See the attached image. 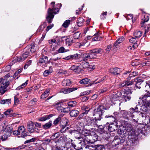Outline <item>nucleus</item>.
Returning a JSON list of instances; mask_svg holds the SVG:
<instances>
[{
    "label": "nucleus",
    "instance_id": "19",
    "mask_svg": "<svg viewBox=\"0 0 150 150\" xmlns=\"http://www.w3.org/2000/svg\"><path fill=\"white\" fill-rule=\"evenodd\" d=\"M136 81L134 82H136L135 86L137 88L140 89L142 86V83L143 82V80L139 78H135Z\"/></svg>",
    "mask_w": 150,
    "mask_h": 150
},
{
    "label": "nucleus",
    "instance_id": "7",
    "mask_svg": "<svg viewBox=\"0 0 150 150\" xmlns=\"http://www.w3.org/2000/svg\"><path fill=\"white\" fill-rule=\"evenodd\" d=\"M135 110L133 108L130 109L129 111H127L125 110H122L121 112V114L122 115L123 117L125 119H128L131 117L134 118Z\"/></svg>",
    "mask_w": 150,
    "mask_h": 150
},
{
    "label": "nucleus",
    "instance_id": "41",
    "mask_svg": "<svg viewBox=\"0 0 150 150\" xmlns=\"http://www.w3.org/2000/svg\"><path fill=\"white\" fill-rule=\"evenodd\" d=\"M46 24L45 23H44L42 25L39 27L38 28L37 30V32H40L43 31L44 28L45 27Z\"/></svg>",
    "mask_w": 150,
    "mask_h": 150
},
{
    "label": "nucleus",
    "instance_id": "47",
    "mask_svg": "<svg viewBox=\"0 0 150 150\" xmlns=\"http://www.w3.org/2000/svg\"><path fill=\"white\" fill-rule=\"evenodd\" d=\"M70 147H72V148H74V150L75 149L76 150H79L81 149H82V148H79L78 147H77L76 146L74 143L71 142L70 143Z\"/></svg>",
    "mask_w": 150,
    "mask_h": 150
},
{
    "label": "nucleus",
    "instance_id": "31",
    "mask_svg": "<svg viewBox=\"0 0 150 150\" xmlns=\"http://www.w3.org/2000/svg\"><path fill=\"white\" fill-rule=\"evenodd\" d=\"M149 19V17L147 15L144 16V19H143L141 22V27H143L144 26V23L145 22H147Z\"/></svg>",
    "mask_w": 150,
    "mask_h": 150
},
{
    "label": "nucleus",
    "instance_id": "26",
    "mask_svg": "<svg viewBox=\"0 0 150 150\" xmlns=\"http://www.w3.org/2000/svg\"><path fill=\"white\" fill-rule=\"evenodd\" d=\"M71 81L69 79H64L62 82V84L64 86H70L71 83Z\"/></svg>",
    "mask_w": 150,
    "mask_h": 150
},
{
    "label": "nucleus",
    "instance_id": "2",
    "mask_svg": "<svg viewBox=\"0 0 150 150\" xmlns=\"http://www.w3.org/2000/svg\"><path fill=\"white\" fill-rule=\"evenodd\" d=\"M24 53L21 56L16 57L13 60L14 63L23 61L28 57L35 51L34 44L27 46L24 49Z\"/></svg>",
    "mask_w": 150,
    "mask_h": 150
},
{
    "label": "nucleus",
    "instance_id": "11",
    "mask_svg": "<svg viewBox=\"0 0 150 150\" xmlns=\"http://www.w3.org/2000/svg\"><path fill=\"white\" fill-rule=\"evenodd\" d=\"M132 94V92L130 91H126L124 92L123 97L124 102L129 101L131 99Z\"/></svg>",
    "mask_w": 150,
    "mask_h": 150
},
{
    "label": "nucleus",
    "instance_id": "52",
    "mask_svg": "<svg viewBox=\"0 0 150 150\" xmlns=\"http://www.w3.org/2000/svg\"><path fill=\"white\" fill-rule=\"evenodd\" d=\"M95 68V65L93 63H89L88 70L90 71H91L93 69H94Z\"/></svg>",
    "mask_w": 150,
    "mask_h": 150
},
{
    "label": "nucleus",
    "instance_id": "25",
    "mask_svg": "<svg viewBox=\"0 0 150 150\" xmlns=\"http://www.w3.org/2000/svg\"><path fill=\"white\" fill-rule=\"evenodd\" d=\"M81 57H82V60L86 62L88 60L91 59L88 53L81 54Z\"/></svg>",
    "mask_w": 150,
    "mask_h": 150
},
{
    "label": "nucleus",
    "instance_id": "4",
    "mask_svg": "<svg viewBox=\"0 0 150 150\" xmlns=\"http://www.w3.org/2000/svg\"><path fill=\"white\" fill-rule=\"evenodd\" d=\"M124 130L122 132L123 134H125L128 136H132L134 134L133 127L131 124L127 122H125L123 127Z\"/></svg>",
    "mask_w": 150,
    "mask_h": 150
},
{
    "label": "nucleus",
    "instance_id": "9",
    "mask_svg": "<svg viewBox=\"0 0 150 150\" xmlns=\"http://www.w3.org/2000/svg\"><path fill=\"white\" fill-rule=\"evenodd\" d=\"M117 124L118 123H113V122L109 124V122H108L105 124V127H106V128L108 129L109 131L112 132L115 131V129H117L118 126Z\"/></svg>",
    "mask_w": 150,
    "mask_h": 150
},
{
    "label": "nucleus",
    "instance_id": "23",
    "mask_svg": "<svg viewBox=\"0 0 150 150\" xmlns=\"http://www.w3.org/2000/svg\"><path fill=\"white\" fill-rule=\"evenodd\" d=\"M52 121L50 120L49 122L42 125V128L45 129H48L50 128L52 126Z\"/></svg>",
    "mask_w": 150,
    "mask_h": 150
},
{
    "label": "nucleus",
    "instance_id": "28",
    "mask_svg": "<svg viewBox=\"0 0 150 150\" xmlns=\"http://www.w3.org/2000/svg\"><path fill=\"white\" fill-rule=\"evenodd\" d=\"M79 113L78 111L76 110H74L70 112L69 114L71 117H75L79 114Z\"/></svg>",
    "mask_w": 150,
    "mask_h": 150
},
{
    "label": "nucleus",
    "instance_id": "34",
    "mask_svg": "<svg viewBox=\"0 0 150 150\" xmlns=\"http://www.w3.org/2000/svg\"><path fill=\"white\" fill-rule=\"evenodd\" d=\"M82 108L83 110L84 111L83 112V114H87L90 110V108L88 105H84L82 107Z\"/></svg>",
    "mask_w": 150,
    "mask_h": 150
},
{
    "label": "nucleus",
    "instance_id": "61",
    "mask_svg": "<svg viewBox=\"0 0 150 150\" xmlns=\"http://www.w3.org/2000/svg\"><path fill=\"white\" fill-rule=\"evenodd\" d=\"M127 20L129 19H132L133 18V15L132 14H128L127 16H125Z\"/></svg>",
    "mask_w": 150,
    "mask_h": 150
},
{
    "label": "nucleus",
    "instance_id": "36",
    "mask_svg": "<svg viewBox=\"0 0 150 150\" xmlns=\"http://www.w3.org/2000/svg\"><path fill=\"white\" fill-rule=\"evenodd\" d=\"M11 99H8L4 100H1L0 103L2 104H7L9 105L11 104Z\"/></svg>",
    "mask_w": 150,
    "mask_h": 150
},
{
    "label": "nucleus",
    "instance_id": "8",
    "mask_svg": "<svg viewBox=\"0 0 150 150\" xmlns=\"http://www.w3.org/2000/svg\"><path fill=\"white\" fill-rule=\"evenodd\" d=\"M103 50L101 48H95L90 50L88 53L91 59L96 58L97 54H101L103 52Z\"/></svg>",
    "mask_w": 150,
    "mask_h": 150
},
{
    "label": "nucleus",
    "instance_id": "29",
    "mask_svg": "<svg viewBox=\"0 0 150 150\" xmlns=\"http://www.w3.org/2000/svg\"><path fill=\"white\" fill-rule=\"evenodd\" d=\"M118 136H115V137L114 139L113 140L112 143L113 146H116L117 145L119 144V139L118 137Z\"/></svg>",
    "mask_w": 150,
    "mask_h": 150
},
{
    "label": "nucleus",
    "instance_id": "60",
    "mask_svg": "<svg viewBox=\"0 0 150 150\" xmlns=\"http://www.w3.org/2000/svg\"><path fill=\"white\" fill-rule=\"evenodd\" d=\"M24 127L23 126H21L19 127L18 128V132H19L20 134L21 133H22L24 131Z\"/></svg>",
    "mask_w": 150,
    "mask_h": 150
},
{
    "label": "nucleus",
    "instance_id": "15",
    "mask_svg": "<svg viewBox=\"0 0 150 150\" xmlns=\"http://www.w3.org/2000/svg\"><path fill=\"white\" fill-rule=\"evenodd\" d=\"M33 122L31 121H29L27 123V127L28 130L30 133H33L34 131Z\"/></svg>",
    "mask_w": 150,
    "mask_h": 150
},
{
    "label": "nucleus",
    "instance_id": "64",
    "mask_svg": "<svg viewBox=\"0 0 150 150\" xmlns=\"http://www.w3.org/2000/svg\"><path fill=\"white\" fill-rule=\"evenodd\" d=\"M57 110L60 112H63L64 108L61 106H58L57 108Z\"/></svg>",
    "mask_w": 150,
    "mask_h": 150
},
{
    "label": "nucleus",
    "instance_id": "24",
    "mask_svg": "<svg viewBox=\"0 0 150 150\" xmlns=\"http://www.w3.org/2000/svg\"><path fill=\"white\" fill-rule=\"evenodd\" d=\"M53 116L52 114H50L46 115L43 117H40L38 120L40 121H45L49 119Z\"/></svg>",
    "mask_w": 150,
    "mask_h": 150
},
{
    "label": "nucleus",
    "instance_id": "57",
    "mask_svg": "<svg viewBox=\"0 0 150 150\" xmlns=\"http://www.w3.org/2000/svg\"><path fill=\"white\" fill-rule=\"evenodd\" d=\"M59 132H57L54 134L51 137V138H52V139H54L58 138V137H59Z\"/></svg>",
    "mask_w": 150,
    "mask_h": 150
},
{
    "label": "nucleus",
    "instance_id": "43",
    "mask_svg": "<svg viewBox=\"0 0 150 150\" xmlns=\"http://www.w3.org/2000/svg\"><path fill=\"white\" fill-rule=\"evenodd\" d=\"M86 144H87L84 143V144H83L82 146L86 149V150H93L91 148V147H92V146H91L92 145L91 144H88V145H87Z\"/></svg>",
    "mask_w": 150,
    "mask_h": 150
},
{
    "label": "nucleus",
    "instance_id": "45",
    "mask_svg": "<svg viewBox=\"0 0 150 150\" xmlns=\"http://www.w3.org/2000/svg\"><path fill=\"white\" fill-rule=\"evenodd\" d=\"M98 120L96 119V118H94V119L93 117V120H92L91 124V125H92L95 127L96 126L97 127V126H98V125H97V123L98 121Z\"/></svg>",
    "mask_w": 150,
    "mask_h": 150
},
{
    "label": "nucleus",
    "instance_id": "58",
    "mask_svg": "<svg viewBox=\"0 0 150 150\" xmlns=\"http://www.w3.org/2000/svg\"><path fill=\"white\" fill-rule=\"evenodd\" d=\"M104 127L102 125H100L99 127V131L102 134L105 131V130L104 129Z\"/></svg>",
    "mask_w": 150,
    "mask_h": 150
},
{
    "label": "nucleus",
    "instance_id": "17",
    "mask_svg": "<svg viewBox=\"0 0 150 150\" xmlns=\"http://www.w3.org/2000/svg\"><path fill=\"white\" fill-rule=\"evenodd\" d=\"M109 72L110 73L113 74L114 75H118L121 72L120 69L117 67L114 68H111L109 70Z\"/></svg>",
    "mask_w": 150,
    "mask_h": 150
},
{
    "label": "nucleus",
    "instance_id": "10",
    "mask_svg": "<svg viewBox=\"0 0 150 150\" xmlns=\"http://www.w3.org/2000/svg\"><path fill=\"white\" fill-rule=\"evenodd\" d=\"M132 136H129L128 139L127 140V143L128 146H131L134 145L136 139L135 138V135L133 134H132Z\"/></svg>",
    "mask_w": 150,
    "mask_h": 150
},
{
    "label": "nucleus",
    "instance_id": "5",
    "mask_svg": "<svg viewBox=\"0 0 150 150\" xmlns=\"http://www.w3.org/2000/svg\"><path fill=\"white\" fill-rule=\"evenodd\" d=\"M104 107L103 106H99L97 108L94 110L93 115L95 116L96 119L100 121L102 118L101 116L103 115L104 111L103 110L104 109Z\"/></svg>",
    "mask_w": 150,
    "mask_h": 150
},
{
    "label": "nucleus",
    "instance_id": "12",
    "mask_svg": "<svg viewBox=\"0 0 150 150\" xmlns=\"http://www.w3.org/2000/svg\"><path fill=\"white\" fill-rule=\"evenodd\" d=\"M130 80L127 79V80H125L123 81L120 84V86L121 87L127 86L132 85L133 83L136 81V79H132L131 81Z\"/></svg>",
    "mask_w": 150,
    "mask_h": 150
},
{
    "label": "nucleus",
    "instance_id": "27",
    "mask_svg": "<svg viewBox=\"0 0 150 150\" xmlns=\"http://www.w3.org/2000/svg\"><path fill=\"white\" fill-rule=\"evenodd\" d=\"M144 128H140L139 129H137V130H136V135H137L138 137H140V136H142V135H144V134L143 132V129Z\"/></svg>",
    "mask_w": 150,
    "mask_h": 150
},
{
    "label": "nucleus",
    "instance_id": "21",
    "mask_svg": "<svg viewBox=\"0 0 150 150\" xmlns=\"http://www.w3.org/2000/svg\"><path fill=\"white\" fill-rule=\"evenodd\" d=\"M105 117V118H109L108 120L110 121V123L113 122H114L113 123H117L116 119V116H113L112 115H106Z\"/></svg>",
    "mask_w": 150,
    "mask_h": 150
},
{
    "label": "nucleus",
    "instance_id": "22",
    "mask_svg": "<svg viewBox=\"0 0 150 150\" xmlns=\"http://www.w3.org/2000/svg\"><path fill=\"white\" fill-rule=\"evenodd\" d=\"M91 146L94 148V150H105L103 146L102 145H92Z\"/></svg>",
    "mask_w": 150,
    "mask_h": 150
},
{
    "label": "nucleus",
    "instance_id": "38",
    "mask_svg": "<svg viewBox=\"0 0 150 150\" xmlns=\"http://www.w3.org/2000/svg\"><path fill=\"white\" fill-rule=\"evenodd\" d=\"M142 35V33L140 31H136L134 33V35L136 38H139Z\"/></svg>",
    "mask_w": 150,
    "mask_h": 150
},
{
    "label": "nucleus",
    "instance_id": "56",
    "mask_svg": "<svg viewBox=\"0 0 150 150\" xmlns=\"http://www.w3.org/2000/svg\"><path fill=\"white\" fill-rule=\"evenodd\" d=\"M36 140V138H33L30 139L28 140L25 141L24 144L27 143H30L31 142H34Z\"/></svg>",
    "mask_w": 150,
    "mask_h": 150
},
{
    "label": "nucleus",
    "instance_id": "39",
    "mask_svg": "<svg viewBox=\"0 0 150 150\" xmlns=\"http://www.w3.org/2000/svg\"><path fill=\"white\" fill-rule=\"evenodd\" d=\"M70 69L71 70L74 71L75 72H78L80 70L79 66L75 65L72 66L70 68Z\"/></svg>",
    "mask_w": 150,
    "mask_h": 150
},
{
    "label": "nucleus",
    "instance_id": "54",
    "mask_svg": "<svg viewBox=\"0 0 150 150\" xmlns=\"http://www.w3.org/2000/svg\"><path fill=\"white\" fill-rule=\"evenodd\" d=\"M66 43L68 46H70L74 42L73 40H71L69 38H67L66 40Z\"/></svg>",
    "mask_w": 150,
    "mask_h": 150
},
{
    "label": "nucleus",
    "instance_id": "59",
    "mask_svg": "<svg viewBox=\"0 0 150 150\" xmlns=\"http://www.w3.org/2000/svg\"><path fill=\"white\" fill-rule=\"evenodd\" d=\"M108 90V89L107 88L105 87L103 88L102 89H101L100 90L99 92V94H101L102 93H103L107 91Z\"/></svg>",
    "mask_w": 150,
    "mask_h": 150
},
{
    "label": "nucleus",
    "instance_id": "33",
    "mask_svg": "<svg viewBox=\"0 0 150 150\" xmlns=\"http://www.w3.org/2000/svg\"><path fill=\"white\" fill-rule=\"evenodd\" d=\"M84 21V20L83 18L81 17L79 18L76 21L78 26L80 27L82 26Z\"/></svg>",
    "mask_w": 150,
    "mask_h": 150
},
{
    "label": "nucleus",
    "instance_id": "3",
    "mask_svg": "<svg viewBox=\"0 0 150 150\" xmlns=\"http://www.w3.org/2000/svg\"><path fill=\"white\" fill-rule=\"evenodd\" d=\"M55 4V2H52L50 6L52 8H49L48 9L46 20L49 23L52 22V19L54 17V14H56L59 12V9L62 7V4H57L58 6L59 7V8L57 7L54 8Z\"/></svg>",
    "mask_w": 150,
    "mask_h": 150
},
{
    "label": "nucleus",
    "instance_id": "40",
    "mask_svg": "<svg viewBox=\"0 0 150 150\" xmlns=\"http://www.w3.org/2000/svg\"><path fill=\"white\" fill-rule=\"evenodd\" d=\"M82 55L76 53L75 54L71 55V59H78L81 57Z\"/></svg>",
    "mask_w": 150,
    "mask_h": 150
},
{
    "label": "nucleus",
    "instance_id": "55",
    "mask_svg": "<svg viewBox=\"0 0 150 150\" xmlns=\"http://www.w3.org/2000/svg\"><path fill=\"white\" fill-rule=\"evenodd\" d=\"M67 51L65 50V49L63 47H60L58 50V52L59 53H62L64 52H66Z\"/></svg>",
    "mask_w": 150,
    "mask_h": 150
},
{
    "label": "nucleus",
    "instance_id": "48",
    "mask_svg": "<svg viewBox=\"0 0 150 150\" xmlns=\"http://www.w3.org/2000/svg\"><path fill=\"white\" fill-rule=\"evenodd\" d=\"M28 81V80H27L26 81L22 84L20 86L18 87L16 89L17 90H19L21 88H24L28 84L27 82Z\"/></svg>",
    "mask_w": 150,
    "mask_h": 150
},
{
    "label": "nucleus",
    "instance_id": "50",
    "mask_svg": "<svg viewBox=\"0 0 150 150\" xmlns=\"http://www.w3.org/2000/svg\"><path fill=\"white\" fill-rule=\"evenodd\" d=\"M89 63L84 61L81 63V65L83 67V68H87L88 69V67Z\"/></svg>",
    "mask_w": 150,
    "mask_h": 150
},
{
    "label": "nucleus",
    "instance_id": "46",
    "mask_svg": "<svg viewBox=\"0 0 150 150\" xmlns=\"http://www.w3.org/2000/svg\"><path fill=\"white\" fill-rule=\"evenodd\" d=\"M106 77V76H105L103 77V78L101 79H100L99 80V81H96H96H93L91 83V85H92L93 84H97L98 83H100V82L103 81L105 79Z\"/></svg>",
    "mask_w": 150,
    "mask_h": 150
},
{
    "label": "nucleus",
    "instance_id": "51",
    "mask_svg": "<svg viewBox=\"0 0 150 150\" xmlns=\"http://www.w3.org/2000/svg\"><path fill=\"white\" fill-rule=\"evenodd\" d=\"M61 117H59L55 119L53 122V124L54 126H56L58 125L60 121L61 120Z\"/></svg>",
    "mask_w": 150,
    "mask_h": 150
},
{
    "label": "nucleus",
    "instance_id": "18",
    "mask_svg": "<svg viewBox=\"0 0 150 150\" xmlns=\"http://www.w3.org/2000/svg\"><path fill=\"white\" fill-rule=\"evenodd\" d=\"M120 130H118L119 132V136L118 138L119 139L120 144L123 143L125 140V137H124L125 135L123 134V133L122 130L120 129Z\"/></svg>",
    "mask_w": 150,
    "mask_h": 150
},
{
    "label": "nucleus",
    "instance_id": "20",
    "mask_svg": "<svg viewBox=\"0 0 150 150\" xmlns=\"http://www.w3.org/2000/svg\"><path fill=\"white\" fill-rule=\"evenodd\" d=\"M93 81H91L90 79L88 78H85L82 79L79 81V83L82 84H87L89 83L88 85L91 86V83Z\"/></svg>",
    "mask_w": 150,
    "mask_h": 150
},
{
    "label": "nucleus",
    "instance_id": "14",
    "mask_svg": "<svg viewBox=\"0 0 150 150\" xmlns=\"http://www.w3.org/2000/svg\"><path fill=\"white\" fill-rule=\"evenodd\" d=\"M76 87H73L67 88H62L60 91V92L64 94L69 93L72 92L74 91L77 89Z\"/></svg>",
    "mask_w": 150,
    "mask_h": 150
},
{
    "label": "nucleus",
    "instance_id": "62",
    "mask_svg": "<svg viewBox=\"0 0 150 150\" xmlns=\"http://www.w3.org/2000/svg\"><path fill=\"white\" fill-rule=\"evenodd\" d=\"M125 38H124V37H122L121 38H119L117 40V42L118 44H120L122 42L124 41V40Z\"/></svg>",
    "mask_w": 150,
    "mask_h": 150
},
{
    "label": "nucleus",
    "instance_id": "16",
    "mask_svg": "<svg viewBox=\"0 0 150 150\" xmlns=\"http://www.w3.org/2000/svg\"><path fill=\"white\" fill-rule=\"evenodd\" d=\"M5 78H6L0 79V83L1 84L6 88L10 84V79H7Z\"/></svg>",
    "mask_w": 150,
    "mask_h": 150
},
{
    "label": "nucleus",
    "instance_id": "44",
    "mask_svg": "<svg viewBox=\"0 0 150 150\" xmlns=\"http://www.w3.org/2000/svg\"><path fill=\"white\" fill-rule=\"evenodd\" d=\"M49 90H48L45 91L44 93L41 95V98L42 99H44L48 96L49 93Z\"/></svg>",
    "mask_w": 150,
    "mask_h": 150
},
{
    "label": "nucleus",
    "instance_id": "13",
    "mask_svg": "<svg viewBox=\"0 0 150 150\" xmlns=\"http://www.w3.org/2000/svg\"><path fill=\"white\" fill-rule=\"evenodd\" d=\"M13 130V128L12 126L10 125H8L4 129V132L5 135L10 136Z\"/></svg>",
    "mask_w": 150,
    "mask_h": 150
},
{
    "label": "nucleus",
    "instance_id": "1",
    "mask_svg": "<svg viewBox=\"0 0 150 150\" xmlns=\"http://www.w3.org/2000/svg\"><path fill=\"white\" fill-rule=\"evenodd\" d=\"M77 139L83 141V143L87 144H94V143L97 141L98 136L94 132L88 131H83L79 137Z\"/></svg>",
    "mask_w": 150,
    "mask_h": 150
},
{
    "label": "nucleus",
    "instance_id": "42",
    "mask_svg": "<svg viewBox=\"0 0 150 150\" xmlns=\"http://www.w3.org/2000/svg\"><path fill=\"white\" fill-rule=\"evenodd\" d=\"M70 21L69 20H66L62 25V26L64 28H67L70 24Z\"/></svg>",
    "mask_w": 150,
    "mask_h": 150
},
{
    "label": "nucleus",
    "instance_id": "63",
    "mask_svg": "<svg viewBox=\"0 0 150 150\" xmlns=\"http://www.w3.org/2000/svg\"><path fill=\"white\" fill-rule=\"evenodd\" d=\"M12 110L11 109H8L7 111L4 112V114L5 115H7L12 113Z\"/></svg>",
    "mask_w": 150,
    "mask_h": 150
},
{
    "label": "nucleus",
    "instance_id": "37",
    "mask_svg": "<svg viewBox=\"0 0 150 150\" xmlns=\"http://www.w3.org/2000/svg\"><path fill=\"white\" fill-rule=\"evenodd\" d=\"M77 102L76 101H70L68 103V106L70 107H74L76 106Z\"/></svg>",
    "mask_w": 150,
    "mask_h": 150
},
{
    "label": "nucleus",
    "instance_id": "49",
    "mask_svg": "<svg viewBox=\"0 0 150 150\" xmlns=\"http://www.w3.org/2000/svg\"><path fill=\"white\" fill-rule=\"evenodd\" d=\"M80 33L79 32H76L75 33L73 34V38L74 39H78L80 36Z\"/></svg>",
    "mask_w": 150,
    "mask_h": 150
},
{
    "label": "nucleus",
    "instance_id": "35",
    "mask_svg": "<svg viewBox=\"0 0 150 150\" xmlns=\"http://www.w3.org/2000/svg\"><path fill=\"white\" fill-rule=\"evenodd\" d=\"M85 121L86 124L88 126L91 125V124L92 120H93V117H90L88 116H86L85 117Z\"/></svg>",
    "mask_w": 150,
    "mask_h": 150
},
{
    "label": "nucleus",
    "instance_id": "30",
    "mask_svg": "<svg viewBox=\"0 0 150 150\" xmlns=\"http://www.w3.org/2000/svg\"><path fill=\"white\" fill-rule=\"evenodd\" d=\"M48 62V57L43 56L40 59L39 62L40 63H47Z\"/></svg>",
    "mask_w": 150,
    "mask_h": 150
},
{
    "label": "nucleus",
    "instance_id": "53",
    "mask_svg": "<svg viewBox=\"0 0 150 150\" xmlns=\"http://www.w3.org/2000/svg\"><path fill=\"white\" fill-rule=\"evenodd\" d=\"M91 91L88 90L82 92L81 93L80 95V96H83L85 95H88L90 93Z\"/></svg>",
    "mask_w": 150,
    "mask_h": 150
},
{
    "label": "nucleus",
    "instance_id": "6",
    "mask_svg": "<svg viewBox=\"0 0 150 150\" xmlns=\"http://www.w3.org/2000/svg\"><path fill=\"white\" fill-rule=\"evenodd\" d=\"M146 93L142 96V97L139 98L142 100L143 103L146 106H150V91L149 90H145Z\"/></svg>",
    "mask_w": 150,
    "mask_h": 150
},
{
    "label": "nucleus",
    "instance_id": "32",
    "mask_svg": "<svg viewBox=\"0 0 150 150\" xmlns=\"http://www.w3.org/2000/svg\"><path fill=\"white\" fill-rule=\"evenodd\" d=\"M100 34L98 32L97 33L94 34V36H95V37L93 38V41H97L100 40L102 38L100 36Z\"/></svg>",
    "mask_w": 150,
    "mask_h": 150
}]
</instances>
